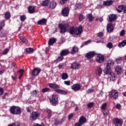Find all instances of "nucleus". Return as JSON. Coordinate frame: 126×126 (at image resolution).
Masks as SVG:
<instances>
[{
    "label": "nucleus",
    "instance_id": "9d476101",
    "mask_svg": "<svg viewBox=\"0 0 126 126\" xmlns=\"http://www.w3.org/2000/svg\"><path fill=\"white\" fill-rule=\"evenodd\" d=\"M114 125L116 126H122L123 122L122 120L118 118H114L112 120Z\"/></svg>",
    "mask_w": 126,
    "mask_h": 126
},
{
    "label": "nucleus",
    "instance_id": "3c124183",
    "mask_svg": "<svg viewBox=\"0 0 126 126\" xmlns=\"http://www.w3.org/2000/svg\"><path fill=\"white\" fill-rule=\"evenodd\" d=\"M106 46L109 49H112V48H113V44L111 42H108Z\"/></svg>",
    "mask_w": 126,
    "mask_h": 126
},
{
    "label": "nucleus",
    "instance_id": "864d4df0",
    "mask_svg": "<svg viewBox=\"0 0 126 126\" xmlns=\"http://www.w3.org/2000/svg\"><path fill=\"white\" fill-rule=\"evenodd\" d=\"M104 36V33L102 32H99L97 34V37H99V38H102Z\"/></svg>",
    "mask_w": 126,
    "mask_h": 126
},
{
    "label": "nucleus",
    "instance_id": "dca6fc26",
    "mask_svg": "<svg viewBox=\"0 0 126 126\" xmlns=\"http://www.w3.org/2000/svg\"><path fill=\"white\" fill-rule=\"evenodd\" d=\"M115 2L114 0H107L103 1V6H110V5H113V4Z\"/></svg>",
    "mask_w": 126,
    "mask_h": 126
},
{
    "label": "nucleus",
    "instance_id": "774afa93",
    "mask_svg": "<svg viewBox=\"0 0 126 126\" xmlns=\"http://www.w3.org/2000/svg\"><path fill=\"white\" fill-rule=\"evenodd\" d=\"M97 8H103V5H102V4L98 5L97 6Z\"/></svg>",
    "mask_w": 126,
    "mask_h": 126
},
{
    "label": "nucleus",
    "instance_id": "37998d69",
    "mask_svg": "<svg viewBox=\"0 0 126 126\" xmlns=\"http://www.w3.org/2000/svg\"><path fill=\"white\" fill-rule=\"evenodd\" d=\"M51 89L49 88H45L42 89V93H45V92H50Z\"/></svg>",
    "mask_w": 126,
    "mask_h": 126
},
{
    "label": "nucleus",
    "instance_id": "7c9ffc66",
    "mask_svg": "<svg viewBox=\"0 0 126 126\" xmlns=\"http://www.w3.org/2000/svg\"><path fill=\"white\" fill-rule=\"evenodd\" d=\"M50 0H44L41 3L42 6H48L50 4Z\"/></svg>",
    "mask_w": 126,
    "mask_h": 126
},
{
    "label": "nucleus",
    "instance_id": "49530a36",
    "mask_svg": "<svg viewBox=\"0 0 126 126\" xmlns=\"http://www.w3.org/2000/svg\"><path fill=\"white\" fill-rule=\"evenodd\" d=\"M125 34L126 31H125V30H123L120 32L119 35L121 37H123V36H125Z\"/></svg>",
    "mask_w": 126,
    "mask_h": 126
},
{
    "label": "nucleus",
    "instance_id": "412c9836",
    "mask_svg": "<svg viewBox=\"0 0 126 126\" xmlns=\"http://www.w3.org/2000/svg\"><path fill=\"white\" fill-rule=\"evenodd\" d=\"M69 54V50L67 49L62 50L60 54L63 57H65V56H67Z\"/></svg>",
    "mask_w": 126,
    "mask_h": 126
},
{
    "label": "nucleus",
    "instance_id": "2eb2a0df",
    "mask_svg": "<svg viewBox=\"0 0 126 126\" xmlns=\"http://www.w3.org/2000/svg\"><path fill=\"white\" fill-rule=\"evenodd\" d=\"M106 30L108 33H112L114 31V27L113 26V23H109L107 24Z\"/></svg>",
    "mask_w": 126,
    "mask_h": 126
},
{
    "label": "nucleus",
    "instance_id": "a878e982",
    "mask_svg": "<svg viewBox=\"0 0 126 126\" xmlns=\"http://www.w3.org/2000/svg\"><path fill=\"white\" fill-rule=\"evenodd\" d=\"M87 122V120L84 116H81L79 119V123H81L82 125L85 124Z\"/></svg>",
    "mask_w": 126,
    "mask_h": 126
},
{
    "label": "nucleus",
    "instance_id": "8fccbe9b",
    "mask_svg": "<svg viewBox=\"0 0 126 126\" xmlns=\"http://www.w3.org/2000/svg\"><path fill=\"white\" fill-rule=\"evenodd\" d=\"M94 102H90V103H89L88 104H87V107L88 108H92V107H93V106H94Z\"/></svg>",
    "mask_w": 126,
    "mask_h": 126
},
{
    "label": "nucleus",
    "instance_id": "c9c22d12",
    "mask_svg": "<svg viewBox=\"0 0 126 126\" xmlns=\"http://www.w3.org/2000/svg\"><path fill=\"white\" fill-rule=\"evenodd\" d=\"M5 20H2L0 22V32L2 30V28L5 26Z\"/></svg>",
    "mask_w": 126,
    "mask_h": 126
},
{
    "label": "nucleus",
    "instance_id": "393cba45",
    "mask_svg": "<svg viewBox=\"0 0 126 126\" xmlns=\"http://www.w3.org/2000/svg\"><path fill=\"white\" fill-rule=\"evenodd\" d=\"M115 71L117 72V74L118 75L123 73V68L121 66H117L115 68Z\"/></svg>",
    "mask_w": 126,
    "mask_h": 126
},
{
    "label": "nucleus",
    "instance_id": "5fc2aeb1",
    "mask_svg": "<svg viewBox=\"0 0 126 126\" xmlns=\"http://www.w3.org/2000/svg\"><path fill=\"white\" fill-rule=\"evenodd\" d=\"M94 91H95V90H94V89H90L87 91V94H89L90 93H93Z\"/></svg>",
    "mask_w": 126,
    "mask_h": 126
},
{
    "label": "nucleus",
    "instance_id": "338daca9",
    "mask_svg": "<svg viewBox=\"0 0 126 126\" xmlns=\"http://www.w3.org/2000/svg\"><path fill=\"white\" fill-rule=\"evenodd\" d=\"M18 72L19 73H20V74H22V73H23V72H24V69H20L18 71Z\"/></svg>",
    "mask_w": 126,
    "mask_h": 126
},
{
    "label": "nucleus",
    "instance_id": "603ef678",
    "mask_svg": "<svg viewBox=\"0 0 126 126\" xmlns=\"http://www.w3.org/2000/svg\"><path fill=\"white\" fill-rule=\"evenodd\" d=\"M3 93H4L3 89L1 87H0V96L3 95Z\"/></svg>",
    "mask_w": 126,
    "mask_h": 126
},
{
    "label": "nucleus",
    "instance_id": "79ce46f5",
    "mask_svg": "<svg viewBox=\"0 0 126 126\" xmlns=\"http://www.w3.org/2000/svg\"><path fill=\"white\" fill-rule=\"evenodd\" d=\"M81 7V4L80 3H76L75 5V10H78V9H80Z\"/></svg>",
    "mask_w": 126,
    "mask_h": 126
},
{
    "label": "nucleus",
    "instance_id": "f257e3e1",
    "mask_svg": "<svg viewBox=\"0 0 126 126\" xmlns=\"http://www.w3.org/2000/svg\"><path fill=\"white\" fill-rule=\"evenodd\" d=\"M114 64H115L114 61L109 60L108 61L105 68V74H108V79H110V81H115V80H116V75L115 73L110 71V70H111V66H113Z\"/></svg>",
    "mask_w": 126,
    "mask_h": 126
},
{
    "label": "nucleus",
    "instance_id": "ddd939ff",
    "mask_svg": "<svg viewBox=\"0 0 126 126\" xmlns=\"http://www.w3.org/2000/svg\"><path fill=\"white\" fill-rule=\"evenodd\" d=\"M80 67V63L78 62H74L73 63H71L70 68L72 69H78Z\"/></svg>",
    "mask_w": 126,
    "mask_h": 126
},
{
    "label": "nucleus",
    "instance_id": "72a5a7b5",
    "mask_svg": "<svg viewBox=\"0 0 126 126\" xmlns=\"http://www.w3.org/2000/svg\"><path fill=\"white\" fill-rule=\"evenodd\" d=\"M87 17L89 19V21H90V22H92V21L94 20V17L92 15V14H88Z\"/></svg>",
    "mask_w": 126,
    "mask_h": 126
},
{
    "label": "nucleus",
    "instance_id": "680f3d73",
    "mask_svg": "<svg viewBox=\"0 0 126 126\" xmlns=\"http://www.w3.org/2000/svg\"><path fill=\"white\" fill-rule=\"evenodd\" d=\"M116 108L117 109H118V110H121L122 106L121 105V104H120V103H117L116 105Z\"/></svg>",
    "mask_w": 126,
    "mask_h": 126
},
{
    "label": "nucleus",
    "instance_id": "4468645a",
    "mask_svg": "<svg viewBox=\"0 0 126 126\" xmlns=\"http://www.w3.org/2000/svg\"><path fill=\"white\" fill-rule=\"evenodd\" d=\"M96 55L97 54L95 51H90L86 54V57L89 59V60H90V59H92V58H94Z\"/></svg>",
    "mask_w": 126,
    "mask_h": 126
},
{
    "label": "nucleus",
    "instance_id": "f704fd0d",
    "mask_svg": "<svg viewBox=\"0 0 126 126\" xmlns=\"http://www.w3.org/2000/svg\"><path fill=\"white\" fill-rule=\"evenodd\" d=\"M61 78L63 80H65L68 78V75L66 73H63L61 75Z\"/></svg>",
    "mask_w": 126,
    "mask_h": 126
},
{
    "label": "nucleus",
    "instance_id": "6e6552de",
    "mask_svg": "<svg viewBox=\"0 0 126 126\" xmlns=\"http://www.w3.org/2000/svg\"><path fill=\"white\" fill-rule=\"evenodd\" d=\"M116 9L119 13H121L123 12V13L126 12V7L124 5H118L117 7H116Z\"/></svg>",
    "mask_w": 126,
    "mask_h": 126
},
{
    "label": "nucleus",
    "instance_id": "de8ad7c7",
    "mask_svg": "<svg viewBox=\"0 0 126 126\" xmlns=\"http://www.w3.org/2000/svg\"><path fill=\"white\" fill-rule=\"evenodd\" d=\"M0 38H4L6 37V33L5 32H2L0 33Z\"/></svg>",
    "mask_w": 126,
    "mask_h": 126
},
{
    "label": "nucleus",
    "instance_id": "7ed1b4c3",
    "mask_svg": "<svg viewBox=\"0 0 126 126\" xmlns=\"http://www.w3.org/2000/svg\"><path fill=\"white\" fill-rule=\"evenodd\" d=\"M82 32H83V28H82V26H79L77 29L76 27H71L69 31V33L71 35H81V34H82Z\"/></svg>",
    "mask_w": 126,
    "mask_h": 126
},
{
    "label": "nucleus",
    "instance_id": "5701e85b",
    "mask_svg": "<svg viewBox=\"0 0 126 126\" xmlns=\"http://www.w3.org/2000/svg\"><path fill=\"white\" fill-rule=\"evenodd\" d=\"M47 19L45 18H43L37 21V24L38 25H46L47 24Z\"/></svg>",
    "mask_w": 126,
    "mask_h": 126
},
{
    "label": "nucleus",
    "instance_id": "0eeeda50",
    "mask_svg": "<svg viewBox=\"0 0 126 126\" xmlns=\"http://www.w3.org/2000/svg\"><path fill=\"white\" fill-rule=\"evenodd\" d=\"M39 116H40V114L38 112L33 111L30 116V120L32 121H36L39 118Z\"/></svg>",
    "mask_w": 126,
    "mask_h": 126
},
{
    "label": "nucleus",
    "instance_id": "bf43d9fd",
    "mask_svg": "<svg viewBox=\"0 0 126 126\" xmlns=\"http://www.w3.org/2000/svg\"><path fill=\"white\" fill-rule=\"evenodd\" d=\"M64 83L65 85H67L68 86L70 85V81H64Z\"/></svg>",
    "mask_w": 126,
    "mask_h": 126
},
{
    "label": "nucleus",
    "instance_id": "2f4dec72",
    "mask_svg": "<svg viewBox=\"0 0 126 126\" xmlns=\"http://www.w3.org/2000/svg\"><path fill=\"white\" fill-rule=\"evenodd\" d=\"M102 113L103 114L104 117H107V116L110 115V111L108 109H103L101 110Z\"/></svg>",
    "mask_w": 126,
    "mask_h": 126
},
{
    "label": "nucleus",
    "instance_id": "052dcab7",
    "mask_svg": "<svg viewBox=\"0 0 126 126\" xmlns=\"http://www.w3.org/2000/svg\"><path fill=\"white\" fill-rule=\"evenodd\" d=\"M65 117H63L61 120L60 121V123H61V125H63V122H64L65 121Z\"/></svg>",
    "mask_w": 126,
    "mask_h": 126
},
{
    "label": "nucleus",
    "instance_id": "58836bf2",
    "mask_svg": "<svg viewBox=\"0 0 126 126\" xmlns=\"http://www.w3.org/2000/svg\"><path fill=\"white\" fill-rule=\"evenodd\" d=\"M107 106H108V104L106 102L103 103L101 104V106H100V109H101V111L103 110H106L107 109Z\"/></svg>",
    "mask_w": 126,
    "mask_h": 126
},
{
    "label": "nucleus",
    "instance_id": "e2e57ef3",
    "mask_svg": "<svg viewBox=\"0 0 126 126\" xmlns=\"http://www.w3.org/2000/svg\"><path fill=\"white\" fill-rule=\"evenodd\" d=\"M74 126H82V124H81L80 122H77L75 123Z\"/></svg>",
    "mask_w": 126,
    "mask_h": 126
},
{
    "label": "nucleus",
    "instance_id": "9b49d317",
    "mask_svg": "<svg viewBox=\"0 0 126 126\" xmlns=\"http://www.w3.org/2000/svg\"><path fill=\"white\" fill-rule=\"evenodd\" d=\"M96 61L98 63H103L105 62V57L102 55H98L96 57Z\"/></svg>",
    "mask_w": 126,
    "mask_h": 126
},
{
    "label": "nucleus",
    "instance_id": "4d7b16f0",
    "mask_svg": "<svg viewBox=\"0 0 126 126\" xmlns=\"http://www.w3.org/2000/svg\"><path fill=\"white\" fill-rule=\"evenodd\" d=\"M9 95V94L8 93H5L3 96H2V98L3 99H5V97H6V96H8Z\"/></svg>",
    "mask_w": 126,
    "mask_h": 126
},
{
    "label": "nucleus",
    "instance_id": "aec40b11",
    "mask_svg": "<svg viewBox=\"0 0 126 126\" xmlns=\"http://www.w3.org/2000/svg\"><path fill=\"white\" fill-rule=\"evenodd\" d=\"M57 6V2L54 1H50L49 5L48 6V8L49 9H55Z\"/></svg>",
    "mask_w": 126,
    "mask_h": 126
},
{
    "label": "nucleus",
    "instance_id": "0e129e2a",
    "mask_svg": "<svg viewBox=\"0 0 126 126\" xmlns=\"http://www.w3.org/2000/svg\"><path fill=\"white\" fill-rule=\"evenodd\" d=\"M32 95L33 96H36V95H37V90L33 91L32 93Z\"/></svg>",
    "mask_w": 126,
    "mask_h": 126
},
{
    "label": "nucleus",
    "instance_id": "69168bd1",
    "mask_svg": "<svg viewBox=\"0 0 126 126\" xmlns=\"http://www.w3.org/2000/svg\"><path fill=\"white\" fill-rule=\"evenodd\" d=\"M7 53H8V49H6L4 50L3 54V55H6V54H7Z\"/></svg>",
    "mask_w": 126,
    "mask_h": 126
},
{
    "label": "nucleus",
    "instance_id": "4be33fe9",
    "mask_svg": "<svg viewBox=\"0 0 126 126\" xmlns=\"http://www.w3.org/2000/svg\"><path fill=\"white\" fill-rule=\"evenodd\" d=\"M64 59V58L60 54V56L58 57L57 59L54 61V63L57 64L58 63H60V62L63 61Z\"/></svg>",
    "mask_w": 126,
    "mask_h": 126
},
{
    "label": "nucleus",
    "instance_id": "a19ab883",
    "mask_svg": "<svg viewBox=\"0 0 126 126\" xmlns=\"http://www.w3.org/2000/svg\"><path fill=\"white\" fill-rule=\"evenodd\" d=\"M20 19L22 22H24L26 20V16L24 15H21L20 17Z\"/></svg>",
    "mask_w": 126,
    "mask_h": 126
},
{
    "label": "nucleus",
    "instance_id": "b1692460",
    "mask_svg": "<svg viewBox=\"0 0 126 126\" xmlns=\"http://www.w3.org/2000/svg\"><path fill=\"white\" fill-rule=\"evenodd\" d=\"M35 7L34 6H29L28 7V12L31 14H33L35 12Z\"/></svg>",
    "mask_w": 126,
    "mask_h": 126
},
{
    "label": "nucleus",
    "instance_id": "c03bdc74",
    "mask_svg": "<svg viewBox=\"0 0 126 126\" xmlns=\"http://www.w3.org/2000/svg\"><path fill=\"white\" fill-rule=\"evenodd\" d=\"M85 18V17L84 15L82 14H80L79 17V20L80 22H81V21H83V20Z\"/></svg>",
    "mask_w": 126,
    "mask_h": 126
},
{
    "label": "nucleus",
    "instance_id": "c756f323",
    "mask_svg": "<svg viewBox=\"0 0 126 126\" xmlns=\"http://www.w3.org/2000/svg\"><path fill=\"white\" fill-rule=\"evenodd\" d=\"M78 53V48L76 46H74L72 48L71 54H77Z\"/></svg>",
    "mask_w": 126,
    "mask_h": 126
},
{
    "label": "nucleus",
    "instance_id": "a211bd4d",
    "mask_svg": "<svg viewBox=\"0 0 126 126\" xmlns=\"http://www.w3.org/2000/svg\"><path fill=\"white\" fill-rule=\"evenodd\" d=\"M119 96V93L116 91H112L110 94V97L113 98V99H117Z\"/></svg>",
    "mask_w": 126,
    "mask_h": 126
},
{
    "label": "nucleus",
    "instance_id": "ea45409f",
    "mask_svg": "<svg viewBox=\"0 0 126 126\" xmlns=\"http://www.w3.org/2000/svg\"><path fill=\"white\" fill-rule=\"evenodd\" d=\"M20 40L23 42V43H25L26 44H28V40L26 38L24 37L23 36H20Z\"/></svg>",
    "mask_w": 126,
    "mask_h": 126
},
{
    "label": "nucleus",
    "instance_id": "6ab92c4d",
    "mask_svg": "<svg viewBox=\"0 0 126 126\" xmlns=\"http://www.w3.org/2000/svg\"><path fill=\"white\" fill-rule=\"evenodd\" d=\"M80 89H81V87L79 84H74L71 87V90L74 91H79Z\"/></svg>",
    "mask_w": 126,
    "mask_h": 126
},
{
    "label": "nucleus",
    "instance_id": "13d9d810",
    "mask_svg": "<svg viewBox=\"0 0 126 126\" xmlns=\"http://www.w3.org/2000/svg\"><path fill=\"white\" fill-rule=\"evenodd\" d=\"M74 114L73 113H71L68 116V120H70L72 118H73Z\"/></svg>",
    "mask_w": 126,
    "mask_h": 126
},
{
    "label": "nucleus",
    "instance_id": "423d86ee",
    "mask_svg": "<svg viewBox=\"0 0 126 126\" xmlns=\"http://www.w3.org/2000/svg\"><path fill=\"white\" fill-rule=\"evenodd\" d=\"M50 103L53 106H57V105L59 104V98L58 95L53 94L52 99H50Z\"/></svg>",
    "mask_w": 126,
    "mask_h": 126
},
{
    "label": "nucleus",
    "instance_id": "f03ea898",
    "mask_svg": "<svg viewBox=\"0 0 126 126\" xmlns=\"http://www.w3.org/2000/svg\"><path fill=\"white\" fill-rule=\"evenodd\" d=\"M48 86L52 89H54L55 92H57L58 94H61V95H66L67 94V91L60 89V85L58 84L49 83Z\"/></svg>",
    "mask_w": 126,
    "mask_h": 126
},
{
    "label": "nucleus",
    "instance_id": "39448f33",
    "mask_svg": "<svg viewBox=\"0 0 126 126\" xmlns=\"http://www.w3.org/2000/svg\"><path fill=\"white\" fill-rule=\"evenodd\" d=\"M10 113L12 115H19L21 114V108L19 106H12L10 107Z\"/></svg>",
    "mask_w": 126,
    "mask_h": 126
},
{
    "label": "nucleus",
    "instance_id": "09e8293b",
    "mask_svg": "<svg viewBox=\"0 0 126 126\" xmlns=\"http://www.w3.org/2000/svg\"><path fill=\"white\" fill-rule=\"evenodd\" d=\"M67 0H61L60 3L62 5H63V4H65V3H66V2H67Z\"/></svg>",
    "mask_w": 126,
    "mask_h": 126
},
{
    "label": "nucleus",
    "instance_id": "bb28decb",
    "mask_svg": "<svg viewBox=\"0 0 126 126\" xmlns=\"http://www.w3.org/2000/svg\"><path fill=\"white\" fill-rule=\"evenodd\" d=\"M102 71V68L101 67H98L95 70V74L98 76H101Z\"/></svg>",
    "mask_w": 126,
    "mask_h": 126
},
{
    "label": "nucleus",
    "instance_id": "e433bc0d",
    "mask_svg": "<svg viewBox=\"0 0 126 126\" xmlns=\"http://www.w3.org/2000/svg\"><path fill=\"white\" fill-rule=\"evenodd\" d=\"M126 45V40H125L119 43L118 44V47L119 48H122L123 47H125Z\"/></svg>",
    "mask_w": 126,
    "mask_h": 126
},
{
    "label": "nucleus",
    "instance_id": "f8f14e48",
    "mask_svg": "<svg viewBox=\"0 0 126 126\" xmlns=\"http://www.w3.org/2000/svg\"><path fill=\"white\" fill-rule=\"evenodd\" d=\"M61 13L63 16H64V17L68 16V14H69V8H68V7H64L62 10Z\"/></svg>",
    "mask_w": 126,
    "mask_h": 126
},
{
    "label": "nucleus",
    "instance_id": "4c0bfd02",
    "mask_svg": "<svg viewBox=\"0 0 126 126\" xmlns=\"http://www.w3.org/2000/svg\"><path fill=\"white\" fill-rule=\"evenodd\" d=\"M46 112L48 114L47 117H48V119H50L51 118V117H52V116H53V112L52 111V110H51L50 109H47L46 110Z\"/></svg>",
    "mask_w": 126,
    "mask_h": 126
},
{
    "label": "nucleus",
    "instance_id": "cd10ccee",
    "mask_svg": "<svg viewBox=\"0 0 126 126\" xmlns=\"http://www.w3.org/2000/svg\"><path fill=\"white\" fill-rule=\"evenodd\" d=\"M57 42V39L54 37L49 39L48 41L49 46H53Z\"/></svg>",
    "mask_w": 126,
    "mask_h": 126
},
{
    "label": "nucleus",
    "instance_id": "20e7f679",
    "mask_svg": "<svg viewBox=\"0 0 126 126\" xmlns=\"http://www.w3.org/2000/svg\"><path fill=\"white\" fill-rule=\"evenodd\" d=\"M58 28L60 29V32L61 34H64L67 32L69 29V24L66 23L64 24L60 23L58 25Z\"/></svg>",
    "mask_w": 126,
    "mask_h": 126
},
{
    "label": "nucleus",
    "instance_id": "a18cd8bd",
    "mask_svg": "<svg viewBox=\"0 0 126 126\" xmlns=\"http://www.w3.org/2000/svg\"><path fill=\"white\" fill-rule=\"evenodd\" d=\"M55 126H58L59 125H61V121L60 120H55L54 121Z\"/></svg>",
    "mask_w": 126,
    "mask_h": 126
},
{
    "label": "nucleus",
    "instance_id": "473e14b6",
    "mask_svg": "<svg viewBox=\"0 0 126 126\" xmlns=\"http://www.w3.org/2000/svg\"><path fill=\"white\" fill-rule=\"evenodd\" d=\"M25 51L27 54H32V53L34 52V49L32 48L29 47V48H26L25 49Z\"/></svg>",
    "mask_w": 126,
    "mask_h": 126
},
{
    "label": "nucleus",
    "instance_id": "6e6d98bb",
    "mask_svg": "<svg viewBox=\"0 0 126 126\" xmlns=\"http://www.w3.org/2000/svg\"><path fill=\"white\" fill-rule=\"evenodd\" d=\"M116 62L117 63L119 64V63H121L122 62V58H119L118 59H116Z\"/></svg>",
    "mask_w": 126,
    "mask_h": 126
},
{
    "label": "nucleus",
    "instance_id": "c85d7f7f",
    "mask_svg": "<svg viewBox=\"0 0 126 126\" xmlns=\"http://www.w3.org/2000/svg\"><path fill=\"white\" fill-rule=\"evenodd\" d=\"M4 18L6 20H8V19H10V17H11V14L9 11H6L4 14Z\"/></svg>",
    "mask_w": 126,
    "mask_h": 126
},
{
    "label": "nucleus",
    "instance_id": "1a4fd4ad",
    "mask_svg": "<svg viewBox=\"0 0 126 126\" xmlns=\"http://www.w3.org/2000/svg\"><path fill=\"white\" fill-rule=\"evenodd\" d=\"M41 71H42V70L41 69V68L39 67L34 68H33V69L32 70V76H34V77L38 76V75H39V73H40Z\"/></svg>",
    "mask_w": 126,
    "mask_h": 126
},
{
    "label": "nucleus",
    "instance_id": "f3484780",
    "mask_svg": "<svg viewBox=\"0 0 126 126\" xmlns=\"http://www.w3.org/2000/svg\"><path fill=\"white\" fill-rule=\"evenodd\" d=\"M109 22H113L117 20V15L116 14H111L108 16Z\"/></svg>",
    "mask_w": 126,
    "mask_h": 126
}]
</instances>
